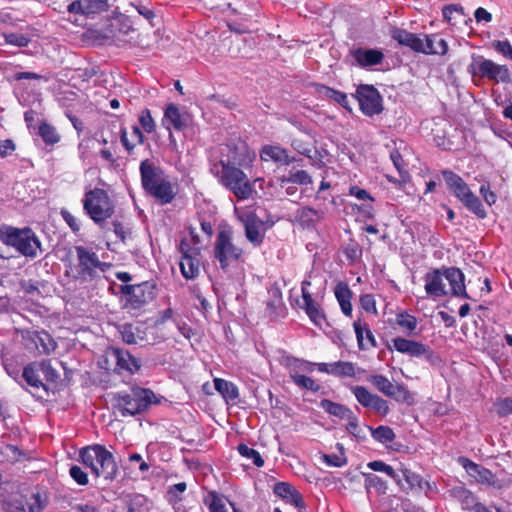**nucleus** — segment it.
<instances>
[{
	"mask_svg": "<svg viewBox=\"0 0 512 512\" xmlns=\"http://www.w3.org/2000/svg\"><path fill=\"white\" fill-rule=\"evenodd\" d=\"M70 477L80 486H86L89 483L87 473L78 465H73L69 469Z\"/></svg>",
	"mask_w": 512,
	"mask_h": 512,
	"instance_id": "0e129e2a",
	"label": "nucleus"
},
{
	"mask_svg": "<svg viewBox=\"0 0 512 512\" xmlns=\"http://www.w3.org/2000/svg\"><path fill=\"white\" fill-rule=\"evenodd\" d=\"M331 375L337 377H355V365L349 361H336L332 363Z\"/></svg>",
	"mask_w": 512,
	"mask_h": 512,
	"instance_id": "49530a36",
	"label": "nucleus"
},
{
	"mask_svg": "<svg viewBox=\"0 0 512 512\" xmlns=\"http://www.w3.org/2000/svg\"><path fill=\"white\" fill-rule=\"evenodd\" d=\"M241 165L242 160L236 155H232L228 156L227 160H219L212 168L218 183L230 191L238 201L248 200L256 192L253 182L238 167Z\"/></svg>",
	"mask_w": 512,
	"mask_h": 512,
	"instance_id": "f257e3e1",
	"label": "nucleus"
},
{
	"mask_svg": "<svg viewBox=\"0 0 512 512\" xmlns=\"http://www.w3.org/2000/svg\"><path fill=\"white\" fill-rule=\"evenodd\" d=\"M353 328L360 350H370L377 346L375 336L364 320L358 318L356 321H354Z\"/></svg>",
	"mask_w": 512,
	"mask_h": 512,
	"instance_id": "a878e982",
	"label": "nucleus"
},
{
	"mask_svg": "<svg viewBox=\"0 0 512 512\" xmlns=\"http://www.w3.org/2000/svg\"><path fill=\"white\" fill-rule=\"evenodd\" d=\"M392 346L388 345L389 350H396L401 354L412 358H424L428 363L435 365L440 361L438 354L427 344L404 337H395L391 340Z\"/></svg>",
	"mask_w": 512,
	"mask_h": 512,
	"instance_id": "9b49d317",
	"label": "nucleus"
},
{
	"mask_svg": "<svg viewBox=\"0 0 512 512\" xmlns=\"http://www.w3.org/2000/svg\"><path fill=\"white\" fill-rule=\"evenodd\" d=\"M366 489L375 488L378 492L384 493L387 489L386 482L373 473H363Z\"/></svg>",
	"mask_w": 512,
	"mask_h": 512,
	"instance_id": "5fc2aeb1",
	"label": "nucleus"
},
{
	"mask_svg": "<svg viewBox=\"0 0 512 512\" xmlns=\"http://www.w3.org/2000/svg\"><path fill=\"white\" fill-rule=\"evenodd\" d=\"M213 257L223 271H228L232 265L245 261L244 250L235 243L234 232L230 226L218 231L213 246Z\"/></svg>",
	"mask_w": 512,
	"mask_h": 512,
	"instance_id": "423d86ee",
	"label": "nucleus"
},
{
	"mask_svg": "<svg viewBox=\"0 0 512 512\" xmlns=\"http://www.w3.org/2000/svg\"><path fill=\"white\" fill-rule=\"evenodd\" d=\"M204 503L210 512H228L225 504V497L216 491L208 492L204 499Z\"/></svg>",
	"mask_w": 512,
	"mask_h": 512,
	"instance_id": "37998d69",
	"label": "nucleus"
},
{
	"mask_svg": "<svg viewBox=\"0 0 512 512\" xmlns=\"http://www.w3.org/2000/svg\"><path fill=\"white\" fill-rule=\"evenodd\" d=\"M468 71L476 83L477 79L486 78L494 83H512V75L507 65H500L482 56L473 59Z\"/></svg>",
	"mask_w": 512,
	"mask_h": 512,
	"instance_id": "9d476101",
	"label": "nucleus"
},
{
	"mask_svg": "<svg viewBox=\"0 0 512 512\" xmlns=\"http://www.w3.org/2000/svg\"><path fill=\"white\" fill-rule=\"evenodd\" d=\"M28 357L23 353L15 354L4 359V368L26 391L32 387V363L27 362Z\"/></svg>",
	"mask_w": 512,
	"mask_h": 512,
	"instance_id": "2eb2a0df",
	"label": "nucleus"
},
{
	"mask_svg": "<svg viewBox=\"0 0 512 512\" xmlns=\"http://www.w3.org/2000/svg\"><path fill=\"white\" fill-rule=\"evenodd\" d=\"M443 18L451 25H456L465 16L464 8L461 5H445L442 9Z\"/></svg>",
	"mask_w": 512,
	"mask_h": 512,
	"instance_id": "c03bdc74",
	"label": "nucleus"
},
{
	"mask_svg": "<svg viewBox=\"0 0 512 512\" xmlns=\"http://www.w3.org/2000/svg\"><path fill=\"white\" fill-rule=\"evenodd\" d=\"M316 91L326 97L327 99H330L337 104H339L341 107H343L345 110L351 112L352 108L350 106V101L348 99V95L342 91L336 90L334 88H331L324 84H316Z\"/></svg>",
	"mask_w": 512,
	"mask_h": 512,
	"instance_id": "473e14b6",
	"label": "nucleus"
},
{
	"mask_svg": "<svg viewBox=\"0 0 512 512\" xmlns=\"http://www.w3.org/2000/svg\"><path fill=\"white\" fill-rule=\"evenodd\" d=\"M119 332L122 340L129 345L137 344L139 340H143V331L140 327L135 326L131 323H125L120 326Z\"/></svg>",
	"mask_w": 512,
	"mask_h": 512,
	"instance_id": "ea45409f",
	"label": "nucleus"
},
{
	"mask_svg": "<svg viewBox=\"0 0 512 512\" xmlns=\"http://www.w3.org/2000/svg\"><path fill=\"white\" fill-rule=\"evenodd\" d=\"M83 210L97 225L101 226L110 219L115 206L108 192L102 188H94L85 192L82 199Z\"/></svg>",
	"mask_w": 512,
	"mask_h": 512,
	"instance_id": "0eeeda50",
	"label": "nucleus"
},
{
	"mask_svg": "<svg viewBox=\"0 0 512 512\" xmlns=\"http://www.w3.org/2000/svg\"><path fill=\"white\" fill-rule=\"evenodd\" d=\"M395 323L401 328L402 332L408 336L414 335L418 326V320L414 315L407 311H401L395 316Z\"/></svg>",
	"mask_w": 512,
	"mask_h": 512,
	"instance_id": "58836bf2",
	"label": "nucleus"
},
{
	"mask_svg": "<svg viewBox=\"0 0 512 512\" xmlns=\"http://www.w3.org/2000/svg\"><path fill=\"white\" fill-rule=\"evenodd\" d=\"M454 495L461 502L464 509L473 510L477 503V497L468 489L459 487L454 490Z\"/></svg>",
	"mask_w": 512,
	"mask_h": 512,
	"instance_id": "8fccbe9b",
	"label": "nucleus"
},
{
	"mask_svg": "<svg viewBox=\"0 0 512 512\" xmlns=\"http://www.w3.org/2000/svg\"><path fill=\"white\" fill-rule=\"evenodd\" d=\"M444 269H433L425 274V291L433 297H443L447 295L445 284L443 282Z\"/></svg>",
	"mask_w": 512,
	"mask_h": 512,
	"instance_id": "4be33fe9",
	"label": "nucleus"
},
{
	"mask_svg": "<svg viewBox=\"0 0 512 512\" xmlns=\"http://www.w3.org/2000/svg\"><path fill=\"white\" fill-rule=\"evenodd\" d=\"M279 183L281 187H284L288 183L308 185L312 183V177L305 170H291L288 176L283 175L279 177Z\"/></svg>",
	"mask_w": 512,
	"mask_h": 512,
	"instance_id": "a19ab883",
	"label": "nucleus"
},
{
	"mask_svg": "<svg viewBox=\"0 0 512 512\" xmlns=\"http://www.w3.org/2000/svg\"><path fill=\"white\" fill-rule=\"evenodd\" d=\"M34 346L40 354H50L57 348V342L46 331H36L34 333Z\"/></svg>",
	"mask_w": 512,
	"mask_h": 512,
	"instance_id": "c9c22d12",
	"label": "nucleus"
},
{
	"mask_svg": "<svg viewBox=\"0 0 512 512\" xmlns=\"http://www.w3.org/2000/svg\"><path fill=\"white\" fill-rule=\"evenodd\" d=\"M319 406L330 416L336 417L340 420L351 417L352 411L350 408L343 404L333 402L332 400L322 399Z\"/></svg>",
	"mask_w": 512,
	"mask_h": 512,
	"instance_id": "e433bc0d",
	"label": "nucleus"
},
{
	"mask_svg": "<svg viewBox=\"0 0 512 512\" xmlns=\"http://www.w3.org/2000/svg\"><path fill=\"white\" fill-rule=\"evenodd\" d=\"M31 241L32 230L29 227L22 229L13 226L0 227V242L24 256H32Z\"/></svg>",
	"mask_w": 512,
	"mask_h": 512,
	"instance_id": "4468645a",
	"label": "nucleus"
},
{
	"mask_svg": "<svg viewBox=\"0 0 512 512\" xmlns=\"http://www.w3.org/2000/svg\"><path fill=\"white\" fill-rule=\"evenodd\" d=\"M369 429L373 439L382 444L391 443L396 437L393 429L389 426L380 425L377 428L369 427Z\"/></svg>",
	"mask_w": 512,
	"mask_h": 512,
	"instance_id": "a18cd8bd",
	"label": "nucleus"
},
{
	"mask_svg": "<svg viewBox=\"0 0 512 512\" xmlns=\"http://www.w3.org/2000/svg\"><path fill=\"white\" fill-rule=\"evenodd\" d=\"M367 467L372 471L383 472L395 481H399V475L395 472L392 466L386 464L381 460L371 461L367 464Z\"/></svg>",
	"mask_w": 512,
	"mask_h": 512,
	"instance_id": "6e6d98bb",
	"label": "nucleus"
},
{
	"mask_svg": "<svg viewBox=\"0 0 512 512\" xmlns=\"http://www.w3.org/2000/svg\"><path fill=\"white\" fill-rule=\"evenodd\" d=\"M351 96L358 101L359 109L365 116L379 115L384 109L382 96L373 85L359 84Z\"/></svg>",
	"mask_w": 512,
	"mask_h": 512,
	"instance_id": "ddd939ff",
	"label": "nucleus"
},
{
	"mask_svg": "<svg viewBox=\"0 0 512 512\" xmlns=\"http://www.w3.org/2000/svg\"><path fill=\"white\" fill-rule=\"evenodd\" d=\"M178 250L181 257H189L193 255H201V246H195L191 243L188 238H182Z\"/></svg>",
	"mask_w": 512,
	"mask_h": 512,
	"instance_id": "13d9d810",
	"label": "nucleus"
},
{
	"mask_svg": "<svg viewBox=\"0 0 512 512\" xmlns=\"http://www.w3.org/2000/svg\"><path fill=\"white\" fill-rule=\"evenodd\" d=\"M284 365L289 371V377L291 380L293 373L300 374V371L310 373L314 369V363L294 356H286L284 358Z\"/></svg>",
	"mask_w": 512,
	"mask_h": 512,
	"instance_id": "4c0bfd02",
	"label": "nucleus"
},
{
	"mask_svg": "<svg viewBox=\"0 0 512 512\" xmlns=\"http://www.w3.org/2000/svg\"><path fill=\"white\" fill-rule=\"evenodd\" d=\"M343 253L347 260L351 263L355 262L362 255L361 246L354 240H351L347 245L343 248Z\"/></svg>",
	"mask_w": 512,
	"mask_h": 512,
	"instance_id": "bf43d9fd",
	"label": "nucleus"
},
{
	"mask_svg": "<svg viewBox=\"0 0 512 512\" xmlns=\"http://www.w3.org/2000/svg\"><path fill=\"white\" fill-rule=\"evenodd\" d=\"M213 382L216 391L227 403H236L239 398V389L233 382L222 378H215Z\"/></svg>",
	"mask_w": 512,
	"mask_h": 512,
	"instance_id": "f704fd0d",
	"label": "nucleus"
},
{
	"mask_svg": "<svg viewBox=\"0 0 512 512\" xmlns=\"http://www.w3.org/2000/svg\"><path fill=\"white\" fill-rule=\"evenodd\" d=\"M499 417H506L512 414V398H502L495 403Z\"/></svg>",
	"mask_w": 512,
	"mask_h": 512,
	"instance_id": "69168bd1",
	"label": "nucleus"
},
{
	"mask_svg": "<svg viewBox=\"0 0 512 512\" xmlns=\"http://www.w3.org/2000/svg\"><path fill=\"white\" fill-rule=\"evenodd\" d=\"M309 286H311V282L308 280H304L301 284L303 298V305L301 307L316 326L322 327V325L326 323V315L319 303L312 298V295L308 290Z\"/></svg>",
	"mask_w": 512,
	"mask_h": 512,
	"instance_id": "f3484780",
	"label": "nucleus"
},
{
	"mask_svg": "<svg viewBox=\"0 0 512 512\" xmlns=\"http://www.w3.org/2000/svg\"><path fill=\"white\" fill-rule=\"evenodd\" d=\"M116 405L122 416H135L146 411L152 404L155 394L144 388H133L130 392H118Z\"/></svg>",
	"mask_w": 512,
	"mask_h": 512,
	"instance_id": "1a4fd4ad",
	"label": "nucleus"
},
{
	"mask_svg": "<svg viewBox=\"0 0 512 512\" xmlns=\"http://www.w3.org/2000/svg\"><path fill=\"white\" fill-rule=\"evenodd\" d=\"M335 297L340 305L341 311L346 316L352 315V291L346 282H339L334 288Z\"/></svg>",
	"mask_w": 512,
	"mask_h": 512,
	"instance_id": "72a5a7b5",
	"label": "nucleus"
},
{
	"mask_svg": "<svg viewBox=\"0 0 512 512\" xmlns=\"http://www.w3.org/2000/svg\"><path fill=\"white\" fill-rule=\"evenodd\" d=\"M37 134L45 144V147L49 149V151H51L54 146L61 141L62 138L57 128L45 120L40 121Z\"/></svg>",
	"mask_w": 512,
	"mask_h": 512,
	"instance_id": "7c9ffc66",
	"label": "nucleus"
},
{
	"mask_svg": "<svg viewBox=\"0 0 512 512\" xmlns=\"http://www.w3.org/2000/svg\"><path fill=\"white\" fill-rule=\"evenodd\" d=\"M237 450L242 457L252 460L253 464L256 467L260 468L264 466V459L262 458L260 453L254 448H251L248 445L241 443L238 445Z\"/></svg>",
	"mask_w": 512,
	"mask_h": 512,
	"instance_id": "603ef678",
	"label": "nucleus"
},
{
	"mask_svg": "<svg viewBox=\"0 0 512 512\" xmlns=\"http://www.w3.org/2000/svg\"><path fill=\"white\" fill-rule=\"evenodd\" d=\"M119 291L124 296L123 308L140 312L156 298L157 284L154 281L125 284L119 286Z\"/></svg>",
	"mask_w": 512,
	"mask_h": 512,
	"instance_id": "6e6552de",
	"label": "nucleus"
},
{
	"mask_svg": "<svg viewBox=\"0 0 512 512\" xmlns=\"http://www.w3.org/2000/svg\"><path fill=\"white\" fill-rule=\"evenodd\" d=\"M111 355L116 361V370L119 372L127 371L133 374L140 369V363L138 359L126 350H122L120 348H112Z\"/></svg>",
	"mask_w": 512,
	"mask_h": 512,
	"instance_id": "cd10ccee",
	"label": "nucleus"
},
{
	"mask_svg": "<svg viewBox=\"0 0 512 512\" xmlns=\"http://www.w3.org/2000/svg\"><path fill=\"white\" fill-rule=\"evenodd\" d=\"M85 17H90L109 10L108 0H84Z\"/></svg>",
	"mask_w": 512,
	"mask_h": 512,
	"instance_id": "09e8293b",
	"label": "nucleus"
},
{
	"mask_svg": "<svg viewBox=\"0 0 512 512\" xmlns=\"http://www.w3.org/2000/svg\"><path fill=\"white\" fill-rule=\"evenodd\" d=\"M143 190L161 205L170 204L176 191L166 172L150 159H144L139 166Z\"/></svg>",
	"mask_w": 512,
	"mask_h": 512,
	"instance_id": "7ed1b4c3",
	"label": "nucleus"
},
{
	"mask_svg": "<svg viewBox=\"0 0 512 512\" xmlns=\"http://www.w3.org/2000/svg\"><path fill=\"white\" fill-rule=\"evenodd\" d=\"M350 391L362 407L370 408L383 417L389 414L388 401L370 392L365 386H351Z\"/></svg>",
	"mask_w": 512,
	"mask_h": 512,
	"instance_id": "dca6fc26",
	"label": "nucleus"
},
{
	"mask_svg": "<svg viewBox=\"0 0 512 512\" xmlns=\"http://www.w3.org/2000/svg\"><path fill=\"white\" fill-rule=\"evenodd\" d=\"M352 56L357 65L362 68L378 65L384 58V54L380 50L364 48H357L353 50Z\"/></svg>",
	"mask_w": 512,
	"mask_h": 512,
	"instance_id": "c756f323",
	"label": "nucleus"
},
{
	"mask_svg": "<svg viewBox=\"0 0 512 512\" xmlns=\"http://www.w3.org/2000/svg\"><path fill=\"white\" fill-rule=\"evenodd\" d=\"M187 490V484L185 482H179L172 485L168 490V501L175 505L182 501V497L178 496V493H184Z\"/></svg>",
	"mask_w": 512,
	"mask_h": 512,
	"instance_id": "e2e57ef3",
	"label": "nucleus"
},
{
	"mask_svg": "<svg viewBox=\"0 0 512 512\" xmlns=\"http://www.w3.org/2000/svg\"><path fill=\"white\" fill-rule=\"evenodd\" d=\"M367 381L371 383L378 392L388 398L407 405L414 404L413 394L403 383L394 384L383 374L369 375Z\"/></svg>",
	"mask_w": 512,
	"mask_h": 512,
	"instance_id": "f8f14e48",
	"label": "nucleus"
},
{
	"mask_svg": "<svg viewBox=\"0 0 512 512\" xmlns=\"http://www.w3.org/2000/svg\"><path fill=\"white\" fill-rule=\"evenodd\" d=\"M493 48L504 57L512 59V45L509 40H496L492 43Z\"/></svg>",
	"mask_w": 512,
	"mask_h": 512,
	"instance_id": "338daca9",
	"label": "nucleus"
},
{
	"mask_svg": "<svg viewBox=\"0 0 512 512\" xmlns=\"http://www.w3.org/2000/svg\"><path fill=\"white\" fill-rule=\"evenodd\" d=\"M391 37L399 45L406 46L417 53L444 55L448 50L446 41L436 34L425 35L422 39L415 33L405 29L394 28L391 32Z\"/></svg>",
	"mask_w": 512,
	"mask_h": 512,
	"instance_id": "39448f33",
	"label": "nucleus"
},
{
	"mask_svg": "<svg viewBox=\"0 0 512 512\" xmlns=\"http://www.w3.org/2000/svg\"><path fill=\"white\" fill-rule=\"evenodd\" d=\"M325 216V211L304 206L296 210L295 222L303 229H311Z\"/></svg>",
	"mask_w": 512,
	"mask_h": 512,
	"instance_id": "b1692460",
	"label": "nucleus"
},
{
	"mask_svg": "<svg viewBox=\"0 0 512 512\" xmlns=\"http://www.w3.org/2000/svg\"><path fill=\"white\" fill-rule=\"evenodd\" d=\"M75 260L70 263L66 271L75 281L81 283L97 282L112 264L101 261L97 253L90 247L74 246Z\"/></svg>",
	"mask_w": 512,
	"mask_h": 512,
	"instance_id": "f03ea898",
	"label": "nucleus"
},
{
	"mask_svg": "<svg viewBox=\"0 0 512 512\" xmlns=\"http://www.w3.org/2000/svg\"><path fill=\"white\" fill-rule=\"evenodd\" d=\"M459 462L468 474L476 479L477 482L486 485H495V474L488 468L477 464L466 457H460Z\"/></svg>",
	"mask_w": 512,
	"mask_h": 512,
	"instance_id": "6ab92c4d",
	"label": "nucleus"
},
{
	"mask_svg": "<svg viewBox=\"0 0 512 512\" xmlns=\"http://www.w3.org/2000/svg\"><path fill=\"white\" fill-rule=\"evenodd\" d=\"M244 225L245 236L247 240L254 246L259 247L265 239L264 221L255 213L250 212L242 219Z\"/></svg>",
	"mask_w": 512,
	"mask_h": 512,
	"instance_id": "a211bd4d",
	"label": "nucleus"
},
{
	"mask_svg": "<svg viewBox=\"0 0 512 512\" xmlns=\"http://www.w3.org/2000/svg\"><path fill=\"white\" fill-rule=\"evenodd\" d=\"M444 277L449 282L452 295L462 297L465 299H470L465 288V276L459 268H444Z\"/></svg>",
	"mask_w": 512,
	"mask_h": 512,
	"instance_id": "5701e85b",
	"label": "nucleus"
},
{
	"mask_svg": "<svg viewBox=\"0 0 512 512\" xmlns=\"http://www.w3.org/2000/svg\"><path fill=\"white\" fill-rule=\"evenodd\" d=\"M1 454L10 462H17L20 461L22 457V452L18 449L15 445H6L2 451Z\"/></svg>",
	"mask_w": 512,
	"mask_h": 512,
	"instance_id": "774afa93",
	"label": "nucleus"
},
{
	"mask_svg": "<svg viewBox=\"0 0 512 512\" xmlns=\"http://www.w3.org/2000/svg\"><path fill=\"white\" fill-rule=\"evenodd\" d=\"M141 130L150 134L155 132L156 123L152 117L151 111L148 108L143 109L138 117Z\"/></svg>",
	"mask_w": 512,
	"mask_h": 512,
	"instance_id": "864d4df0",
	"label": "nucleus"
},
{
	"mask_svg": "<svg viewBox=\"0 0 512 512\" xmlns=\"http://www.w3.org/2000/svg\"><path fill=\"white\" fill-rule=\"evenodd\" d=\"M127 512H141L147 506L148 499L139 493H131L123 498Z\"/></svg>",
	"mask_w": 512,
	"mask_h": 512,
	"instance_id": "79ce46f5",
	"label": "nucleus"
},
{
	"mask_svg": "<svg viewBox=\"0 0 512 512\" xmlns=\"http://www.w3.org/2000/svg\"><path fill=\"white\" fill-rule=\"evenodd\" d=\"M163 126L169 131V139H173L172 128L176 131H182L186 128L187 123L183 119L178 106L174 103H169L162 118Z\"/></svg>",
	"mask_w": 512,
	"mask_h": 512,
	"instance_id": "412c9836",
	"label": "nucleus"
},
{
	"mask_svg": "<svg viewBox=\"0 0 512 512\" xmlns=\"http://www.w3.org/2000/svg\"><path fill=\"white\" fill-rule=\"evenodd\" d=\"M200 255H193L189 257H181L179 261V268L182 276L186 280H194L200 274Z\"/></svg>",
	"mask_w": 512,
	"mask_h": 512,
	"instance_id": "2f4dec72",
	"label": "nucleus"
},
{
	"mask_svg": "<svg viewBox=\"0 0 512 512\" xmlns=\"http://www.w3.org/2000/svg\"><path fill=\"white\" fill-rule=\"evenodd\" d=\"M79 458L96 478H104L108 481L116 478L118 467L114 455L103 445L94 444L82 448Z\"/></svg>",
	"mask_w": 512,
	"mask_h": 512,
	"instance_id": "20e7f679",
	"label": "nucleus"
},
{
	"mask_svg": "<svg viewBox=\"0 0 512 512\" xmlns=\"http://www.w3.org/2000/svg\"><path fill=\"white\" fill-rule=\"evenodd\" d=\"M292 382L301 389L315 393L321 389V385L318 384L315 380L302 374L293 373Z\"/></svg>",
	"mask_w": 512,
	"mask_h": 512,
	"instance_id": "3c124183",
	"label": "nucleus"
},
{
	"mask_svg": "<svg viewBox=\"0 0 512 512\" xmlns=\"http://www.w3.org/2000/svg\"><path fill=\"white\" fill-rule=\"evenodd\" d=\"M462 203L478 218L484 219L487 216L486 210L483 207L480 199L473 192L468 197L464 198Z\"/></svg>",
	"mask_w": 512,
	"mask_h": 512,
	"instance_id": "de8ad7c7",
	"label": "nucleus"
},
{
	"mask_svg": "<svg viewBox=\"0 0 512 512\" xmlns=\"http://www.w3.org/2000/svg\"><path fill=\"white\" fill-rule=\"evenodd\" d=\"M361 308L366 312L373 315L378 314L376 300L373 294H362L359 298Z\"/></svg>",
	"mask_w": 512,
	"mask_h": 512,
	"instance_id": "052dcab7",
	"label": "nucleus"
},
{
	"mask_svg": "<svg viewBox=\"0 0 512 512\" xmlns=\"http://www.w3.org/2000/svg\"><path fill=\"white\" fill-rule=\"evenodd\" d=\"M441 173L449 190L452 191L455 197L461 202L472 193L467 183L455 172L442 170Z\"/></svg>",
	"mask_w": 512,
	"mask_h": 512,
	"instance_id": "393cba45",
	"label": "nucleus"
},
{
	"mask_svg": "<svg viewBox=\"0 0 512 512\" xmlns=\"http://www.w3.org/2000/svg\"><path fill=\"white\" fill-rule=\"evenodd\" d=\"M260 158L262 161H273L282 165H289L295 161V157L290 156L287 149L275 145L263 146L260 151Z\"/></svg>",
	"mask_w": 512,
	"mask_h": 512,
	"instance_id": "bb28decb",
	"label": "nucleus"
},
{
	"mask_svg": "<svg viewBox=\"0 0 512 512\" xmlns=\"http://www.w3.org/2000/svg\"><path fill=\"white\" fill-rule=\"evenodd\" d=\"M120 141L124 149L129 155L134 153V149L138 145H142L145 141V136L141 128L137 125L132 126L129 133L126 127L120 128Z\"/></svg>",
	"mask_w": 512,
	"mask_h": 512,
	"instance_id": "c85d7f7f",
	"label": "nucleus"
},
{
	"mask_svg": "<svg viewBox=\"0 0 512 512\" xmlns=\"http://www.w3.org/2000/svg\"><path fill=\"white\" fill-rule=\"evenodd\" d=\"M341 453L340 454H323L321 459L324 463L331 467H343L347 464V458L344 455L343 447L338 444Z\"/></svg>",
	"mask_w": 512,
	"mask_h": 512,
	"instance_id": "4d7b16f0",
	"label": "nucleus"
},
{
	"mask_svg": "<svg viewBox=\"0 0 512 512\" xmlns=\"http://www.w3.org/2000/svg\"><path fill=\"white\" fill-rule=\"evenodd\" d=\"M128 463H129V468L133 469V470L136 469V465H137L138 471L141 474L148 472V470L150 469V465L138 453H133V454L129 455Z\"/></svg>",
	"mask_w": 512,
	"mask_h": 512,
	"instance_id": "680f3d73",
	"label": "nucleus"
},
{
	"mask_svg": "<svg viewBox=\"0 0 512 512\" xmlns=\"http://www.w3.org/2000/svg\"><path fill=\"white\" fill-rule=\"evenodd\" d=\"M275 495L295 506L301 512L306 505L302 495L288 482H277L273 487Z\"/></svg>",
	"mask_w": 512,
	"mask_h": 512,
	"instance_id": "aec40b11",
	"label": "nucleus"
}]
</instances>
